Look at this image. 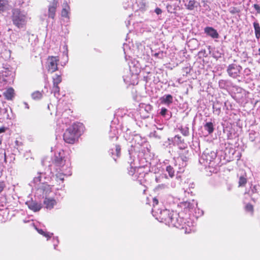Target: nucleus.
<instances>
[{
  "label": "nucleus",
  "instance_id": "nucleus-1",
  "mask_svg": "<svg viewBox=\"0 0 260 260\" xmlns=\"http://www.w3.org/2000/svg\"><path fill=\"white\" fill-rule=\"evenodd\" d=\"M52 161L57 171L56 177L60 180L63 181L64 176L71 175V162L68 158H65L63 151H59L56 154Z\"/></svg>",
  "mask_w": 260,
  "mask_h": 260
},
{
  "label": "nucleus",
  "instance_id": "nucleus-2",
  "mask_svg": "<svg viewBox=\"0 0 260 260\" xmlns=\"http://www.w3.org/2000/svg\"><path fill=\"white\" fill-rule=\"evenodd\" d=\"M82 125L79 124H73L69 127L63 134V140L69 144L74 143L81 135Z\"/></svg>",
  "mask_w": 260,
  "mask_h": 260
},
{
  "label": "nucleus",
  "instance_id": "nucleus-3",
  "mask_svg": "<svg viewBox=\"0 0 260 260\" xmlns=\"http://www.w3.org/2000/svg\"><path fill=\"white\" fill-rule=\"evenodd\" d=\"M173 212V211L171 212L167 209H165L160 210L158 213L156 212L154 207L152 210L153 215L160 222H165L169 226H178L179 224H178L177 221H173L171 220Z\"/></svg>",
  "mask_w": 260,
  "mask_h": 260
},
{
  "label": "nucleus",
  "instance_id": "nucleus-4",
  "mask_svg": "<svg viewBox=\"0 0 260 260\" xmlns=\"http://www.w3.org/2000/svg\"><path fill=\"white\" fill-rule=\"evenodd\" d=\"M171 220L173 221H177L179 224L178 226H174V227L184 230L185 234H189L194 231L192 223L189 221H187V222H185L184 219L181 217L180 214L176 212H172Z\"/></svg>",
  "mask_w": 260,
  "mask_h": 260
},
{
  "label": "nucleus",
  "instance_id": "nucleus-5",
  "mask_svg": "<svg viewBox=\"0 0 260 260\" xmlns=\"http://www.w3.org/2000/svg\"><path fill=\"white\" fill-rule=\"evenodd\" d=\"M216 158L215 152L206 149L200 157L199 162L205 167H213L215 166Z\"/></svg>",
  "mask_w": 260,
  "mask_h": 260
},
{
  "label": "nucleus",
  "instance_id": "nucleus-6",
  "mask_svg": "<svg viewBox=\"0 0 260 260\" xmlns=\"http://www.w3.org/2000/svg\"><path fill=\"white\" fill-rule=\"evenodd\" d=\"M12 19L13 24L18 28L23 27L27 22L26 14L19 9H14L13 11Z\"/></svg>",
  "mask_w": 260,
  "mask_h": 260
},
{
  "label": "nucleus",
  "instance_id": "nucleus-7",
  "mask_svg": "<svg viewBox=\"0 0 260 260\" xmlns=\"http://www.w3.org/2000/svg\"><path fill=\"white\" fill-rule=\"evenodd\" d=\"M34 182L38 190L43 194H47L51 191V188L48 184L41 182V174H39L37 177L34 179Z\"/></svg>",
  "mask_w": 260,
  "mask_h": 260
},
{
  "label": "nucleus",
  "instance_id": "nucleus-8",
  "mask_svg": "<svg viewBox=\"0 0 260 260\" xmlns=\"http://www.w3.org/2000/svg\"><path fill=\"white\" fill-rule=\"evenodd\" d=\"M59 60L58 56H49L46 62V68L48 71L52 73L57 71Z\"/></svg>",
  "mask_w": 260,
  "mask_h": 260
},
{
  "label": "nucleus",
  "instance_id": "nucleus-9",
  "mask_svg": "<svg viewBox=\"0 0 260 260\" xmlns=\"http://www.w3.org/2000/svg\"><path fill=\"white\" fill-rule=\"evenodd\" d=\"M128 174L133 176L134 179L138 180L140 182L141 181V179L145 176V173L142 168H136L131 167L128 169Z\"/></svg>",
  "mask_w": 260,
  "mask_h": 260
},
{
  "label": "nucleus",
  "instance_id": "nucleus-10",
  "mask_svg": "<svg viewBox=\"0 0 260 260\" xmlns=\"http://www.w3.org/2000/svg\"><path fill=\"white\" fill-rule=\"evenodd\" d=\"M175 160L174 167L177 173H182L184 171V168L186 165V160L182 156H179Z\"/></svg>",
  "mask_w": 260,
  "mask_h": 260
},
{
  "label": "nucleus",
  "instance_id": "nucleus-11",
  "mask_svg": "<svg viewBox=\"0 0 260 260\" xmlns=\"http://www.w3.org/2000/svg\"><path fill=\"white\" fill-rule=\"evenodd\" d=\"M241 69V66L236 64H231L229 66L227 72L229 76L233 78H236L239 76Z\"/></svg>",
  "mask_w": 260,
  "mask_h": 260
},
{
  "label": "nucleus",
  "instance_id": "nucleus-12",
  "mask_svg": "<svg viewBox=\"0 0 260 260\" xmlns=\"http://www.w3.org/2000/svg\"><path fill=\"white\" fill-rule=\"evenodd\" d=\"M58 6V2L57 0H53L48 6V17L54 19L56 14V8Z\"/></svg>",
  "mask_w": 260,
  "mask_h": 260
},
{
  "label": "nucleus",
  "instance_id": "nucleus-13",
  "mask_svg": "<svg viewBox=\"0 0 260 260\" xmlns=\"http://www.w3.org/2000/svg\"><path fill=\"white\" fill-rule=\"evenodd\" d=\"M205 32L213 39H217L219 38V34L217 30L212 27L207 26L204 29Z\"/></svg>",
  "mask_w": 260,
  "mask_h": 260
},
{
  "label": "nucleus",
  "instance_id": "nucleus-14",
  "mask_svg": "<svg viewBox=\"0 0 260 260\" xmlns=\"http://www.w3.org/2000/svg\"><path fill=\"white\" fill-rule=\"evenodd\" d=\"M197 202L194 200L189 202H184L181 203V206L184 209H188L189 210H193L197 206Z\"/></svg>",
  "mask_w": 260,
  "mask_h": 260
},
{
  "label": "nucleus",
  "instance_id": "nucleus-15",
  "mask_svg": "<svg viewBox=\"0 0 260 260\" xmlns=\"http://www.w3.org/2000/svg\"><path fill=\"white\" fill-rule=\"evenodd\" d=\"M29 209L34 212L39 211L42 208L40 204H39L35 201H29L26 203Z\"/></svg>",
  "mask_w": 260,
  "mask_h": 260
},
{
  "label": "nucleus",
  "instance_id": "nucleus-16",
  "mask_svg": "<svg viewBox=\"0 0 260 260\" xmlns=\"http://www.w3.org/2000/svg\"><path fill=\"white\" fill-rule=\"evenodd\" d=\"M44 205L47 209H51L56 205V201L55 200L50 198H45L44 200Z\"/></svg>",
  "mask_w": 260,
  "mask_h": 260
},
{
  "label": "nucleus",
  "instance_id": "nucleus-17",
  "mask_svg": "<svg viewBox=\"0 0 260 260\" xmlns=\"http://www.w3.org/2000/svg\"><path fill=\"white\" fill-rule=\"evenodd\" d=\"M70 8L67 3H64L62 5V9L61 13V16L69 18V14L70 12Z\"/></svg>",
  "mask_w": 260,
  "mask_h": 260
},
{
  "label": "nucleus",
  "instance_id": "nucleus-18",
  "mask_svg": "<svg viewBox=\"0 0 260 260\" xmlns=\"http://www.w3.org/2000/svg\"><path fill=\"white\" fill-rule=\"evenodd\" d=\"M120 147L119 145L115 146V149H111L110 150V153L111 154L113 159L116 160V158L119 157L120 154Z\"/></svg>",
  "mask_w": 260,
  "mask_h": 260
},
{
  "label": "nucleus",
  "instance_id": "nucleus-19",
  "mask_svg": "<svg viewBox=\"0 0 260 260\" xmlns=\"http://www.w3.org/2000/svg\"><path fill=\"white\" fill-rule=\"evenodd\" d=\"M161 103L169 105L173 102V96L171 94H167L160 98Z\"/></svg>",
  "mask_w": 260,
  "mask_h": 260
},
{
  "label": "nucleus",
  "instance_id": "nucleus-20",
  "mask_svg": "<svg viewBox=\"0 0 260 260\" xmlns=\"http://www.w3.org/2000/svg\"><path fill=\"white\" fill-rule=\"evenodd\" d=\"M14 90L12 88H9L4 93L5 98L9 100H11L14 97Z\"/></svg>",
  "mask_w": 260,
  "mask_h": 260
},
{
  "label": "nucleus",
  "instance_id": "nucleus-21",
  "mask_svg": "<svg viewBox=\"0 0 260 260\" xmlns=\"http://www.w3.org/2000/svg\"><path fill=\"white\" fill-rule=\"evenodd\" d=\"M253 27L255 31V37L259 39L260 38V26L259 23L255 21L253 23Z\"/></svg>",
  "mask_w": 260,
  "mask_h": 260
},
{
  "label": "nucleus",
  "instance_id": "nucleus-22",
  "mask_svg": "<svg viewBox=\"0 0 260 260\" xmlns=\"http://www.w3.org/2000/svg\"><path fill=\"white\" fill-rule=\"evenodd\" d=\"M0 116L1 117L0 118L1 119L4 120L5 119H10L9 115L8 113V109L5 108L4 109H1V112H0Z\"/></svg>",
  "mask_w": 260,
  "mask_h": 260
},
{
  "label": "nucleus",
  "instance_id": "nucleus-23",
  "mask_svg": "<svg viewBox=\"0 0 260 260\" xmlns=\"http://www.w3.org/2000/svg\"><path fill=\"white\" fill-rule=\"evenodd\" d=\"M196 2L194 0H189L187 3L185 4L186 8L189 10H192L194 9L195 7H197L196 6Z\"/></svg>",
  "mask_w": 260,
  "mask_h": 260
},
{
  "label": "nucleus",
  "instance_id": "nucleus-24",
  "mask_svg": "<svg viewBox=\"0 0 260 260\" xmlns=\"http://www.w3.org/2000/svg\"><path fill=\"white\" fill-rule=\"evenodd\" d=\"M204 128L209 134L212 133L214 131L213 123L211 122H207L204 125Z\"/></svg>",
  "mask_w": 260,
  "mask_h": 260
},
{
  "label": "nucleus",
  "instance_id": "nucleus-25",
  "mask_svg": "<svg viewBox=\"0 0 260 260\" xmlns=\"http://www.w3.org/2000/svg\"><path fill=\"white\" fill-rule=\"evenodd\" d=\"M36 229L37 230V231L40 234L46 237L47 238V240H48L49 238H51L52 237V236L53 235V233H49V232H45L43 230L39 229L37 228H36Z\"/></svg>",
  "mask_w": 260,
  "mask_h": 260
},
{
  "label": "nucleus",
  "instance_id": "nucleus-26",
  "mask_svg": "<svg viewBox=\"0 0 260 260\" xmlns=\"http://www.w3.org/2000/svg\"><path fill=\"white\" fill-rule=\"evenodd\" d=\"M259 134L256 133L254 131H251L249 133V139L251 141H255L256 139L259 138Z\"/></svg>",
  "mask_w": 260,
  "mask_h": 260
},
{
  "label": "nucleus",
  "instance_id": "nucleus-27",
  "mask_svg": "<svg viewBox=\"0 0 260 260\" xmlns=\"http://www.w3.org/2000/svg\"><path fill=\"white\" fill-rule=\"evenodd\" d=\"M166 171L168 173L169 176L172 178L174 176V173L176 171L175 167L171 166H168L166 168Z\"/></svg>",
  "mask_w": 260,
  "mask_h": 260
},
{
  "label": "nucleus",
  "instance_id": "nucleus-28",
  "mask_svg": "<svg viewBox=\"0 0 260 260\" xmlns=\"http://www.w3.org/2000/svg\"><path fill=\"white\" fill-rule=\"evenodd\" d=\"M61 77L59 75H55L53 78V85H58V84L61 82Z\"/></svg>",
  "mask_w": 260,
  "mask_h": 260
},
{
  "label": "nucleus",
  "instance_id": "nucleus-29",
  "mask_svg": "<svg viewBox=\"0 0 260 260\" xmlns=\"http://www.w3.org/2000/svg\"><path fill=\"white\" fill-rule=\"evenodd\" d=\"M52 92L54 93V96L57 98H59V87L58 85H53Z\"/></svg>",
  "mask_w": 260,
  "mask_h": 260
},
{
  "label": "nucleus",
  "instance_id": "nucleus-30",
  "mask_svg": "<svg viewBox=\"0 0 260 260\" xmlns=\"http://www.w3.org/2000/svg\"><path fill=\"white\" fill-rule=\"evenodd\" d=\"M31 96L34 100H40L42 97V93L39 91H36L32 93Z\"/></svg>",
  "mask_w": 260,
  "mask_h": 260
},
{
  "label": "nucleus",
  "instance_id": "nucleus-31",
  "mask_svg": "<svg viewBox=\"0 0 260 260\" xmlns=\"http://www.w3.org/2000/svg\"><path fill=\"white\" fill-rule=\"evenodd\" d=\"M147 4V2L146 0H140L138 2V6H139L140 9L143 10L145 9Z\"/></svg>",
  "mask_w": 260,
  "mask_h": 260
},
{
  "label": "nucleus",
  "instance_id": "nucleus-32",
  "mask_svg": "<svg viewBox=\"0 0 260 260\" xmlns=\"http://www.w3.org/2000/svg\"><path fill=\"white\" fill-rule=\"evenodd\" d=\"M7 3V2L5 0H0V13L5 11Z\"/></svg>",
  "mask_w": 260,
  "mask_h": 260
},
{
  "label": "nucleus",
  "instance_id": "nucleus-33",
  "mask_svg": "<svg viewBox=\"0 0 260 260\" xmlns=\"http://www.w3.org/2000/svg\"><path fill=\"white\" fill-rule=\"evenodd\" d=\"M245 210L247 212H250L252 214L253 211V208L251 204H247L245 207Z\"/></svg>",
  "mask_w": 260,
  "mask_h": 260
},
{
  "label": "nucleus",
  "instance_id": "nucleus-34",
  "mask_svg": "<svg viewBox=\"0 0 260 260\" xmlns=\"http://www.w3.org/2000/svg\"><path fill=\"white\" fill-rule=\"evenodd\" d=\"M247 182L246 179L243 177H240L239 180V185L240 186H244Z\"/></svg>",
  "mask_w": 260,
  "mask_h": 260
},
{
  "label": "nucleus",
  "instance_id": "nucleus-35",
  "mask_svg": "<svg viewBox=\"0 0 260 260\" xmlns=\"http://www.w3.org/2000/svg\"><path fill=\"white\" fill-rule=\"evenodd\" d=\"M168 187H169V186H168V184H161L158 185L157 186L156 189H158V190H159V189H163L167 188Z\"/></svg>",
  "mask_w": 260,
  "mask_h": 260
},
{
  "label": "nucleus",
  "instance_id": "nucleus-36",
  "mask_svg": "<svg viewBox=\"0 0 260 260\" xmlns=\"http://www.w3.org/2000/svg\"><path fill=\"white\" fill-rule=\"evenodd\" d=\"M167 111H168V110L166 108H162L161 109L160 113L162 116H165Z\"/></svg>",
  "mask_w": 260,
  "mask_h": 260
},
{
  "label": "nucleus",
  "instance_id": "nucleus-37",
  "mask_svg": "<svg viewBox=\"0 0 260 260\" xmlns=\"http://www.w3.org/2000/svg\"><path fill=\"white\" fill-rule=\"evenodd\" d=\"M253 8L256 11L257 13H260V6L257 4H254Z\"/></svg>",
  "mask_w": 260,
  "mask_h": 260
},
{
  "label": "nucleus",
  "instance_id": "nucleus-38",
  "mask_svg": "<svg viewBox=\"0 0 260 260\" xmlns=\"http://www.w3.org/2000/svg\"><path fill=\"white\" fill-rule=\"evenodd\" d=\"M53 241L54 242V249H56V246L57 245V244L58 243V238H53Z\"/></svg>",
  "mask_w": 260,
  "mask_h": 260
},
{
  "label": "nucleus",
  "instance_id": "nucleus-39",
  "mask_svg": "<svg viewBox=\"0 0 260 260\" xmlns=\"http://www.w3.org/2000/svg\"><path fill=\"white\" fill-rule=\"evenodd\" d=\"M160 55H162V52H159L155 53L154 54H153V56H154L155 57H157V58H161V56H160Z\"/></svg>",
  "mask_w": 260,
  "mask_h": 260
},
{
  "label": "nucleus",
  "instance_id": "nucleus-40",
  "mask_svg": "<svg viewBox=\"0 0 260 260\" xmlns=\"http://www.w3.org/2000/svg\"><path fill=\"white\" fill-rule=\"evenodd\" d=\"M154 11L157 15H159L162 13L161 10L159 8H156Z\"/></svg>",
  "mask_w": 260,
  "mask_h": 260
},
{
  "label": "nucleus",
  "instance_id": "nucleus-41",
  "mask_svg": "<svg viewBox=\"0 0 260 260\" xmlns=\"http://www.w3.org/2000/svg\"><path fill=\"white\" fill-rule=\"evenodd\" d=\"M5 185L4 182H0V193L3 190Z\"/></svg>",
  "mask_w": 260,
  "mask_h": 260
},
{
  "label": "nucleus",
  "instance_id": "nucleus-42",
  "mask_svg": "<svg viewBox=\"0 0 260 260\" xmlns=\"http://www.w3.org/2000/svg\"><path fill=\"white\" fill-rule=\"evenodd\" d=\"M230 12L232 14H235V13L238 12V11L237 10L236 8H233L232 9H231Z\"/></svg>",
  "mask_w": 260,
  "mask_h": 260
},
{
  "label": "nucleus",
  "instance_id": "nucleus-43",
  "mask_svg": "<svg viewBox=\"0 0 260 260\" xmlns=\"http://www.w3.org/2000/svg\"><path fill=\"white\" fill-rule=\"evenodd\" d=\"M158 203V201L156 198H154L153 199V205L154 206V205H157Z\"/></svg>",
  "mask_w": 260,
  "mask_h": 260
},
{
  "label": "nucleus",
  "instance_id": "nucleus-44",
  "mask_svg": "<svg viewBox=\"0 0 260 260\" xmlns=\"http://www.w3.org/2000/svg\"><path fill=\"white\" fill-rule=\"evenodd\" d=\"M6 131V128L5 127H2L0 128V134L4 133Z\"/></svg>",
  "mask_w": 260,
  "mask_h": 260
},
{
  "label": "nucleus",
  "instance_id": "nucleus-45",
  "mask_svg": "<svg viewBox=\"0 0 260 260\" xmlns=\"http://www.w3.org/2000/svg\"><path fill=\"white\" fill-rule=\"evenodd\" d=\"M157 128L159 129H162L163 128L162 127L159 126V127Z\"/></svg>",
  "mask_w": 260,
  "mask_h": 260
},
{
  "label": "nucleus",
  "instance_id": "nucleus-46",
  "mask_svg": "<svg viewBox=\"0 0 260 260\" xmlns=\"http://www.w3.org/2000/svg\"><path fill=\"white\" fill-rule=\"evenodd\" d=\"M157 128L159 129H162L163 128L162 127L159 126V127Z\"/></svg>",
  "mask_w": 260,
  "mask_h": 260
},
{
  "label": "nucleus",
  "instance_id": "nucleus-47",
  "mask_svg": "<svg viewBox=\"0 0 260 260\" xmlns=\"http://www.w3.org/2000/svg\"><path fill=\"white\" fill-rule=\"evenodd\" d=\"M2 143V139L0 138V144Z\"/></svg>",
  "mask_w": 260,
  "mask_h": 260
},
{
  "label": "nucleus",
  "instance_id": "nucleus-48",
  "mask_svg": "<svg viewBox=\"0 0 260 260\" xmlns=\"http://www.w3.org/2000/svg\"><path fill=\"white\" fill-rule=\"evenodd\" d=\"M156 181L157 182H158V179L157 178H156Z\"/></svg>",
  "mask_w": 260,
  "mask_h": 260
},
{
  "label": "nucleus",
  "instance_id": "nucleus-49",
  "mask_svg": "<svg viewBox=\"0 0 260 260\" xmlns=\"http://www.w3.org/2000/svg\"><path fill=\"white\" fill-rule=\"evenodd\" d=\"M2 122L1 120H0V122Z\"/></svg>",
  "mask_w": 260,
  "mask_h": 260
}]
</instances>
